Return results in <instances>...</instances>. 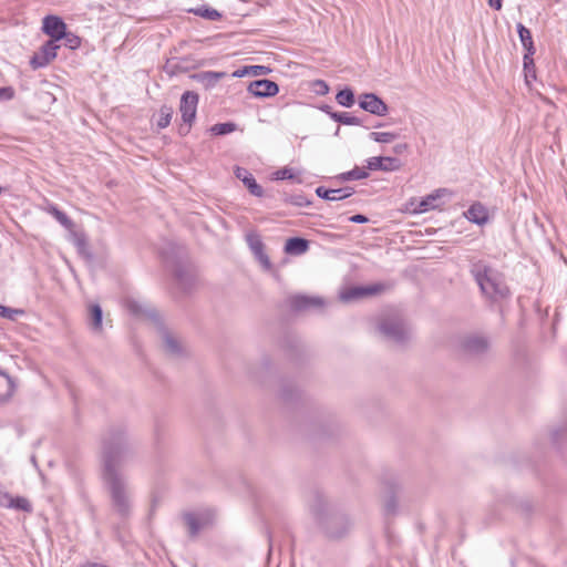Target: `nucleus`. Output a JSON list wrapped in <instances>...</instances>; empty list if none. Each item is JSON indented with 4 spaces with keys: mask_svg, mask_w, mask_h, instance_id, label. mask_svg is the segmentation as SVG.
I'll return each instance as SVG.
<instances>
[{
    "mask_svg": "<svg viewBox=\"0 0 567 567\" xmlns=\"http://www.w3.org/2000/svg\"><path fill=\"white\" fill-rule=\"evenodd\" d=\"M134 455V446L122 425L111 426L104 434L101 449V481L110 501L111 513L120 522L133 514V491L122 467Z\"/></svg>",
    "mask_w": 567,
    "mask_h": 567,
    "instance_id": "nucleus-1",
    "label": "nucleus"
},
{
    "mask_svg": "<svg viewBox=\"0 0 567 567\" xmlns=\"http://www.w3.org/2000/svg\"><path fill=\"white\" fill-rule=\"evenodd\" d=\"M308 506L318 530L326 539L338 542L349 536L353 528L352 518L347 513L332 507L322 493L313 492Z\"/></svg>",
    "mask_w": 567,
    "mask_h": 567,
    "instance_id": "nucleus-2",
    "label": "nucleus"
},
{
    "mask_svg": "<svg viewBox=\"0 0 567 567\" xmlns=\"http://www.w3.org/2000/svg\"><path fill=\"white\" fill-rule=\"evenodd\" d=\"M471 275L486 298L498 301L509 297L511 291L504 280V276L485 262L478 261L473 264Z\"/></svg>",
    "mask_w": 567,
    "mask_h": 567,
    "instance_id": "nucleus-3",
    "label": "nucleus"
},
{
    "mask_svg": "<svg viewBox=\"0 0 567 567\" xmlns=\"http://www.w3.org/2000/svg\"><path fill=\"white\" fill-rule=\"evenodd\" d=\"M378 329L388 340L399 346H404L410 339V329L398 315L382 318Z\"/></svg>",
    "mask_w": 567,
    "mask_h": 567,
    "instance_id": "nucleus-4",
    "label": "nucleus"
},
{
    "mask_svg": "<svg viewBox=\"0 0 567 567\" xmlns=\"http://www.w3.org/2000/svg\"><path fill=\"white\" fill-rule=\"evenodd\" d=\"M198 100V94L194 91H186L183 93L179 103V112L185 125H182L178 130L181 135H186L189 132V128L196 117Z\"/></svg>",
    "mask_w": 567,
    "mask_h": 567,
    "instance_id": "nucleus-5",
    "label": "nucleus"
},
{
    "mask_svg": "<svg viewBox=\"0 0 567 567\" xmlns=\"http://www.w3.org/2000/svg\"><path fill=\"white\" fill-rule=\"evenodd\" d=\"M460 349L466 357L481 358L487 353L489 341L486 337L481 334L465 336L461 341Z\"/></svg>",
    "mask_w": 567,
    "mask_h": 567,
    "instance_id": "nucleus-6",
    "label": "nucleus"
},
{
    "mask_svg": "<svg viewBox=\"0 0 567 567\" xmlns=\"http://www.w3.org/2000/svg\"><path fill=\"white\" fill-rule=\"evenodd\" d=\"M59 49L60 44H58L56 41H47L41 45L39 52L34 53V55L31 58L30 65L33 70L47 66L52 60L56 58Z\"/></svg>",
    "mask_w": 567,
    "mask_h": 567,
    "instance_id": "nucleus-7",
    "label": "nucleus"
},
{
    "mask_svg": "<svg viewBox=\"0 0 567 567\" xmlns=\"http://www.w3.org/2000/svg\"><path fill=\"white\" fill-rule=\"evenodd\" d=\"M359 106L378 116L386 115L389 107L388 105L374 93H364L359 97Z\"/></svg>",
    "mask_w": 567,
    "mask_h": 567,
    "instance_id": "nucleus-8",
    "label": "nucleus"
},
{
    "mask_svg": "<svg viewBox=\"0 0 567 567\" xmlns=\"http://www.w3.org/2000/svg\"><path fill=\"white\" fill-rule=\"evenodd\" d=\"M42 31L50 37V40L59 42L66 31V24L58 16H47L43 19Z\"/></svg>",
    "mask_w": 567,
    "mask_h": 567,
    "instance_id": "nucleus-9",
    "label": "nucleus"
},
{
    "mask_svg": "<svg viewBox=\"0 0 567 567\" xmlns=\"http://www.w3.org/2000/svg\"><path fill=\"white\" fill-rule=\"evenodd\" d=\"M247 90L255 97H271L278 94L279 86L271 80L261 79L250 82Z\"/></svg>",
    "mask_w": 567,
    "mask_h": 567,
    "instance_id": "nucleus-10",
    "label": "nucleus"
},
{
    "mask_svg": "<svg viewBox=\"0 0 567 567\" xmlns=\"http://www.w3.org/2000/svg\"><path fill=\"white\" fill-rule=\"evenodd\" d=\"M402 167V162L391 156H374L367 159V169L395 172Z\"/></svg>",
    "mask_w": 567,
    "mask_h": 567,
    "instance_id": "nucleus-11",
    "label": "nucleus"
},
{
    "mask_svg": "<svg viewBox=\"0 0 567 567\" xmlns=\"http://www.w3.org/2000/svg\"><path fill=\"white\" fill-rule=\"evenodd\" d=\"M173 272L177 286L184 292L189 291L195 282V275L192 268L186 264L177 262L174 266Z\"/></svg>",
    "mask_w": 567,
    "mask_h": 567,
    "instance_id": "nucleus-12",
    "label": "nucleus"
},
{
    "mask_svg": "<svg viewBox=\"0 0 567 567\" xmlns=\"http://www.w3.org/2000/svg\"><path fill=\"white\" fill-rule=\"evenodd\" d=\"M383 290V286L380 284L369 286H355L347 289L341 293V300L349 302L355 299H360L367 296H374Z\"/></svg>",
    "mask_w": 567,
    "mask_h": 567,
    "instance_id": "nucleus-13",
    "label": "nucleus"
},
{
    "mask_svg": "<svg viewBox=\"0 0 567 567\" xmlns=\"http://www.w3.org/2000/svg\"><path fill=\"white\" fill-rule=\"evenodd\" d=\"M235 176L244 183L251 195L256 197H261L264 195L262 187L257 183L248 169L237 166L235 169Z\"/></svg>",
    "mask_w": 567,
    "mask_h": 567,
    "instance_id": "nucleus-14",
    "label": "nucleus"
},
{
    "mask_svg": "<svg viewBox=\"0 0 567 567\" xmlns=\"http://www.w3.org/2000/svg\"><path fill=\"white\" fill-rule=\"evenodd\" d=\"M183 520L187 528L188 536L195 538L199 532L207 525V518L196 513L183 514Z\"/></svg>",
    "mask_w": 567,
    "mask_h": 567,
    "instance_id": "nucleus-15",
    "label": "nucleus"
},
{
    "mask_svg": "<svg viewBox=\"0 0 567 567\" xmlns=\"http://www.w3.org/2000/svg\"><path fill=\"white\" fill-rule=\"evenodd\" d=\"M353 194L351 187L343 188H327L324 186H318L316 188V195L324 200H342L350 197Z\"/></svg>",
    "mask_w": 567,
    "mask_h": 567,
    "instance_id": "nucleus-16",
    "label": "nucleus"
},
{
    "mask_svg": "<svg viewBox=\"0 0 567 567\" xmlns=\"http://www.w3.org/2000/svg\"><path fill=\"white\" fill-rule=\"evenodd\" d=\"M289 303L291 309L296 311H303L311 308H320L323 306V300L319 297H309L297 295L292 296L289 299Z\"/></svg>",
    "mask_w": 567,
    "mask_h": 567,
    "instance_id": "nucleus-17",
    "label": "nucleus"
},
{
    "mask_svg": "<svg viewBox=\"0 0 567 567\" xmlns=\"http://www.w3.org/2000/svg\"><path fill=\"white\" fill-rule=\"evenodd\" d=\"M126 308L132 315L136 317H142L150 319L154 322H159V316L155 309L144 306L136 300L128 299L126 301Z\"/></svg>",
    "mask_w": 567,
    "mask_h": 567,
    "instance_id": "nucleus-18",
    "label": "nucleus"
},
{
    "mask_svg": "<svg viewBox=\"0 0 567 567\" xmlns=\"http://www.w3.org/2000/svg\"><path fill=\"white\" fill-rule=\"evenodd\" d=\"M248 243H249V247H250L251 251L254 252L256 258L259 260V262L262 265V267L266 270H270L271 269V262H270L269 257L267 256V254L264 250V244L259 239V237H257V236H249L248 237Z\"/></svg>",
    "mask_w": 567,
    "mask_h": 567,
    "instance_id": "nucleus-19",
    "label": "nucleus"
},
{
    "mask_svg": "<svg viewBox=\"0 0 567 567\" xmlns=\"http://www.w3.org/2000/svg\"><path fill=\"white\" fill-rule=\"evenodd\" d=\"M465 217L474 224L484 225L488 220V213L485 206L481 203H474L464 213Z\"/></svg>",
    "mask_w": 567,
    "mask_h": 567,
    "instance_id": "nucleus-20",
    "label": "nucleus"
},
{
    "mask_svg": "<svg viewBox=\"0 0 567 567\" xmlns=\"http://www.w3.org/2000/svg\"><path fill=\"white\" fill-rule=\"evenodd\" d=\"M16 384L13 379L0 369V404L6 403L13 395Z\"/></svg>",
    "mask_w": 567,
    "mask_h": 567,
    "instance_id": "nucleus-21",
    "label": "nucleus"
},
{
    "mask_svg": "<svg viewBox=\"0 0 567 567\" xmlns=\"http://www.w3.org/2000/svg\"><path fill=\"white\" fill-rule=\"evenodd\" d=\"M309 249V241L302 237L288 238L285 244V252L288 255L299 256L307 252Z\"/></svg>",
    "mask_w": 567,
    "mask_h": 567,
    "instance_id": "nucleus-22",
    "label": "nucleus"
},
{
    "mask_svg": "<svg viewBox=\"0 0 567 567\" xmlns=\"http://www.w3.org/2000/svg\"><path fill=\"white\" fill-rule=\"evenodd\" d=\"M162 338H163V346L164 350L173 357H178L182 354V346L179 341L167 330L164 328L161 329Z\"/></svg>",
    "mask_w": 567,
    "mask_h": 567,
    "instance_id": "nucleus-23",
    "label": "nucleus"
},
{
    "mask_svg": "<svg viewBox=\"0 0 567 567\" xmlns=\"http://www.w3.org/2000/svg\"><path fill=\"white\" fill-rule=\"evenodd\" d=\"M225 76L224 72L204 71L193 75L197 82L202 83L206 89L214 87L217 82Z\"/></svg>",
    "mask_w": 567,
    "mask_h": 567,
    "instance_id": "nucleus-24",
    "label": "nucleus"
},
{
    "mask_svg": "<svg viewBox=\"0 0 567 567\" xmlns=\"http://www.w3.org/2000/svg\"><path fill=\"white\" fill-rule=\"evenodd\" d=\"M2 507H7V508H13V509H17V511H22V512H25V513H31L33 511L32 508V504L30 503V501L23 496H11L9 494V498H7V503H4V505H2Z\"/></svg>",
    "mask_w": 567,
    "mask_h": 567,
    "instance_id": "nucleus-25",
    "label": "nucleus"
},
{
    "mask_svg": "<svg viewBox=\"0 0 567 567\" xmlns=\"http://www.w3.org/2000/svg\"><path fill=\"white\" fill-rule=\"evenodd\" d=\"M517 32L519 40L522 42V45L526 50L525 54H534L535 53V47L532 38V33L529 29H527L523 23H517Z\"/></svg>",
    "mask_w": 567,
    "mask_h": 567,
    "instance_id": "nucleus-26",
    "label": "nucleus"
},
{
    "mask_svg": "<svg viewBox=\"0 0 567 567\" xmlns=\"http://www.w3.org/2000/svg\"><path fill=\"white\" fill-rule=\"evenodd\" d=\"M189 12L209 21H218L223 17L218 10L207 6H200L198 8L190 9Z\"/></svg>",
    "mask_w": 567,
    "mask_h": 567,
    "instance_id": "nucleus-27",
    "label": "nucleus"
},
{
    "mask_svg": "<svg viewBox=\"0 0 567 567\" xmlns=\"http://www.w3.org/2000/svg\"><path fill=\"white\" fill-rule=\"evenodd\" d=\"M48 212L68 230H72L74 228L73 220L62 210H60L56 206L51 205L48 208Z\"/></svg>",
    "mask_w": 567,
    "mask_h": 567,
    "instance_id": "nucleus-28",
    "label": "nucleus"
},
{
    "mask_svg": "<svg viewBox=\"0 0 567 567\" xmlns=\"http://www.w3.org/2000/svg\"><path fill=\"white\" fill-rule=\"evenodd\" d=\"M369 176V173L364 169V168H361V167H358L355 166L353 169L351 171H348V172H344V173H341L340 175H338L336 178L341 181V182H347V181H359V179H363V178H367Z\"/></svg>",
    "mask_w": 567,
    "mask_h": 567,
    "instance_id": "nucleus-29",
    "label": "nucleus"
},
{
    "mask_svg": "<svg viewBox=\"0 0 567 567\" xmlns=\"http://www.w3.org/2000/svg\"><path fill=\"white\" fill-rule=\"evenodd\" d=\"M174 114V110L172 106L162 105L158 112V118L156 122V126L159 130L167 127L171 124L172 117Z\"/></svg>",
    "mask_w": 567,
    "mask_h": 567,
    "instance_id": "nucleus-30",
    "label": "nucleus"
},
{
    "mask_svg": "<svg viewBox=\"0 0 567 567\" xmlns=\"http://www.w3.org/2000/svg\"><path fill=\"white\" fill-rule=\"evenodd\" d=\"M336 100L338 104L344 107H351L355 103L354 93L350 87L340 90L336 95Z\"/></svg>",
    "mask_w": 567,
    "mask_h": 567,
    "instance_id": "nucleus-31",
    "label": "nucleus"
},
{
    "mask_svg": "<svg viewBox=\"0 0 567 567\" xmlns=\"http://www.w3.org/2000/svg\"><path fill=\"white\" fill-rule=\"evenodd\" d=\"M331 118L343 125H361V120L348 112L331 113Z\"/></svg>",
    "mask_w": 567,
    "mask_h": 567,
    "instance_id": "nucleus-32",
    "label": "nucleus"
},
{
    "mask_svg": "<svg viewBox=\"0 0 567 567\" xmlns=\"http://www.w3.org/2000/svg\"><path fill=\"white\" fill-rule=\"evenodd\" d=\"M551 441L557 446L567 443V417L564 420L561 425L551 431Z\"/></svg>",
    "mask_w": 567,
    "mask_h": 567,
    "instance_id": "nucleus-33",
    "label": "nucleus"
},
{
    "mask_svg": "<svg viewBox=\"0 0 567 567\" xmlns=\"http://www.w3.org/2000/svg\"><path fill=\"white\" fill-rule=\"evenodd\" d=\"M103 312L99 305L90 307V326L93 330H101Z\"/></svg>",
    "mask_w": 567,
    "mask_h": 567,
    "instance_id": "nucleus-34",
    "label": "nucleus"
},
{
    "mask_svg": "<svg viewBox=\"0 0 567 567\" xmlns=\"http://www.w3.org/2000/svg\"><path fill=\"white\" fill-rule=\"evenodd\" d=\"M445 188L437 189L435 194H431L426 196L420 204V212H426L429 209L435 208L436 204L435 202L440 198L442 193H445Z\"/></svg>",
    "mask_w": 567,
    "mask_h": 567,
    "instance_id": "nucleus-35",
    "label": "nucleus"
},
{
    "mask_svg": "<svg viewBox=\"0 0 567 567\" xmlns=\"http://www.w3.org/2000/svg\"><path fill=\"white\" fill-rule=\"evenodd\" d=\"M74 244L78 248V251L87 259L92 258V254L87 248L86 238L83 234L74 235Z\"/></svg>",
    "mask_w": 567,
    "mask_h": 567,
    "instance_id": "nucleus-36",
    "label": "nucleus"
},
{
    "mask_svg": "<svg viewBox=\"0 0 567 567\" xmlns=\"http://www.w3.org/2000/svg\"><path fill=\"white\" fill-rule=\"evenodd\" d=\"M533 55L534 54L524 55V71L527 84H529L530 79H536L535 64L532 58Z\"/></svg>",
    "mask_w": 567,
    "mask_h": 567,
    "instance_id": "nucleus-37",
    "label": "nucleus"
},
{
    "mask_svg": "<svg viewBox=\"0 0 567 567\" xmlns=\"http://www.w3.org/2000/svg\"><path fill=\"white\" fill-rule=\"evenodd\" d=\"M236 130V124L233 122L217 123L212 126L210 131L215 135H226Z\"/></svg>",
    "mask_w": 567,
    "mask_h": 567,
    "instance_id": "nucleus-38",
    "label": "nucleus"
},
{
    "mask_svg": "<svg viewBox=\"0 0 567 567\" xmlns=\"http://www.w3.org/2000/svg\"><path fill=\"white\" fill-rule=\"evenodd\" d=\"M369 137L378 143H391L396 140L398 134L392 132H372Z\"/></svg>",
    "mask_w": 567,
    "mask_h": 567,
    "instance_id": "nucleus-39",
    "label": "nucleus"
},
{
    "mask_svg": "<svg viewBox=\"0 0 567 567\" xmlns=\"http://www.w3.org/2000/svg\"><path fill=\"white\" fill-rule=\"evenodd\" d=\"M61 40H63V44L71 50H75L81 45V38L68 30L64 32Z\"/></svg>",
    "mask_w": 567,
    "mask_h": 567,
    "instance_id": "nucleus-40",
    "label": "nucleus"
},
{
    "mask_svg": "<svg viewBox=\"0 0 567 567\" xmlns=\"http://www.w3.org/2000/svg\"><path fill=\"white\" fill-rule=\"evenodd\" d=\"M24 311L22 309L9 308L0 305V317L16 320L18 316H22Z\"/></svg>",
    "mask_w": 567,
    "mask_h": 567,
    "instance_id": "nucleus-41",
    "label": "nucleus"
},
{
    "mask_svg": "<svg viewBox=\"0 0 567 567\" xmlns=\"http://www.w3.org/2000/svg\"><path fill=\"white\" fill-rule=\"evenodd\" d=\"M396 507H398V503H396L395 496L394 495L388 496L385 498L384 505H383L384 513L386 515H393L396 512Z\"/></svg>",
    "mask_w": 567,
    "mask_h": 567,
    "instance_id": "nucleus-42",
    "label": "nucleus"
},
{
    "mask_svg": "<svg viewBox=\"0 0 567 567\" xmlns=\"http://www.w3.org/2000/svg\"><path fill=\"white\" fill-rule=\"evenodd\" d=\"M295 177V173L292 168H281L275 173V179H292Z\"/></svg>",
    "mask_w": 567,
    "mask_h": 567,
    "instance_id": "nucleus-43",
    "label": "nucleus"
},
{
    "mask_svg": "<svg viewBox=\"0 0 567 567\" xmlns=\"http://www.w3.org/2000/svg\"><path fill=\"white\" fill-rule=\"evenodd\" d=\"M286 200L295 206H298V207H303V206L310 205V202L302 195H295V196L289 197Z\"/></svg>",
    "mask_w": 567,
    "mask_h": 567,
    "instance_id": "nucleus-44",
    "label": "nucleus"
},
{
    "mask_svg": "<svg viewBox=\"0 0 567 567\" xmlns=\"http://www.w3.org/2000/svg\"><path fill=\"white\" fill-rule=\"evenodd\" d=\"M313 90L319 95H326L329 92V85L323 80H316Z\"/></svg>",
    "mask_w": 567,
    "mask_h": 567,
    "instance_id": "nucleus-45",
    "label": "nucleus"
},
{
    "mask_svg": "<svg viewBox=\"0 0 567 567\" xmlns=\"http://www.w3.org/2000/svg\"><path fill=\"white\" fill-rule=\"evenodd\" d=\"M248 69L250 70V75L254 76L265 75L271 71L270 68L265 65H248Z\"/></svg>",
    "mask_w": 567,
    "mask_h": 567,
    "instance_id": "nucleus-46",
    "label": "nucleus"
},
{
    "mask_svg": "<svg viewBox=\"0 0 567 567\" xmlns=\"http://www.w3.org/2000/svg\"><path fill=\"white\" fill-rule=\"evenodd\" d=\"M14 97V90L11 86L0 87V101H10Z\"/></svg>",
    "mask_w": 567,
    "mask_h": 567,
    "instance_id": "nucleus-47",
    "label": "nucleus"
},
{
    "mask_svg": "<svg viewBox=\"0 0 567 567\" xmlns=\"http://www.w3.org/2000/svg\"><path fill=\"white\" fill-rule=\"evenodd\" d=\"M349 220L354 224H364L369 221V218L362 214L352 215Z\"/></svg>",
    "mask_w": 567,
    "mask_h": 567,
    "instance_id": "nucleus-48",
    "label": "nucleus"
},
{
    "mask_svg": "<svg viewBox=\"0 0 567 567\" xmlns=\"http://www.w3.org/2000/svg\"><path fill=\"white\" fill-rule=\"evenodd\" d=\"M249 74H250V70L248 69V66H244L243 69L235 71L233 75L237 76V78H241V76L249 75Z\"/></svg>",
    "mask_w": 567,
    "mask_h": 567,
    "instance_id": "nucleus-49",
    "label": "nucleus"
},
{
    "mask_svg": "<svg viewBox=\"0 0 567 567\" xmlns=\"http://www.w3.org/2000/svg\"><path fill=\"white\" fill-rule=\"evenodd\" d=\"M406 150H408V144H406V143L396 144V145L393 147V152H394L395 154H402V153H404Z\"/></svg>",
    "mask_w": 567,
    "mask_h": 567,
    "instance_id": "nucleus-50",
    "label": "nucleus"
},
{
    "mask_svg": "<svg viewBox=\"0 0 567 567\" xmlns=\"http://www.w3.org/2000/svg\"><path fill=\"white\" fill-rule=\"evenodd\" d=\"M487 2L489 4V7L495 9V10H501L502 9V6H503L502 0H487Z\"/></svg>",
    "mask_w": 567,
    "mask_h": 567,
    "instance_id": "nucleus-51",
    "label": "nucleus"
},
{
    "mask_svg": "<svg viewBox=\"0 0 567 567\" xmlns=\"http://www.w3.org/2000/svg\"><path fill=\"white\" fill-rule=\"evenodd\" d=\"M321 110L327 113L330 117H331V113H336L334 111H332V107L330 105H323L321 106Z\"/></svg>",
    "mask_w": 567,
    "mask_h": 567,
    "instance_id": "nucleus-52",
    "label": "nucleus"
},
{
    "mask_svg": "<svg viewBox=\"0 0 567 567\" xmlns=\"http://www.w3.org/2000/svg\"><path fill=\"white\" fill-rule=\"evenodd\" d=\"M282 398L287 401L292 399L290 393L286 389H284L282 391Z\"/></svg>",
    "mask_w": 567,
    "mask_h": 567,
    "instance_id": "nucleus-53",
    "label": "nucleus"
},
{
    "mask_svg": "<svg viewBox=\"0 0 567 567\" xmlns=\"http://www.w3.org/2000/svg\"><path fill=\"white\" fill-rule=\"evenodd\" d=\"M0 498H9V493L4 492H0ZM4 505V502H0V506Z\"/></svg>",
    "mask_w": 567,
    "mask_h": 567,
    "instance_id": "nucleus-54",
    "label": "nucleus"
},
{
    "mask_svg": "<svg viewBox=\"0 0 567 567\" xmlns=\"http://www.w3.org/2000/svg\"><path fill=\"white\" fill-rule=\"evenodd\" d=\"M0 502L7 503V498H0Z\"/></svg>",
    "mask_w": 567,
    "mask_h": 567,
    "instance_id": "nucleus-55",
    "label": "nucleus"
}]
</instances>
